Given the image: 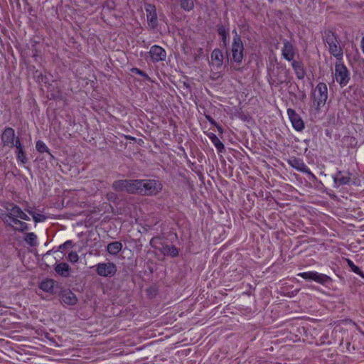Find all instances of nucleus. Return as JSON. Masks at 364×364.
<instances>
[{
	"label": "nucleus",
	"mask_w": 364,
	"mask_h": 364,
	"mask_svg": "<svg viewBox=\"0 0 364 364\" xmlns=\"http://www.w3.org/2000/svg\"><path fill=\"white\" fill-rule=\"evenodd\" d=\"M322 40L332 56L336 60H343V49L341 46V40L335 31L325 29L322 33Z\"/></svg>",
	"instance_id": "1"
},
{
	"label": "nucleus",
	"mask_w": 364,
	"mask_h": 364,
	"mask_svg": "<svg viewBox=\"0 0 364 364\" xmlns=\"http://www.w3.org/2000/svg\"><path fill=\"white\" fill-rule=\"evenodd\" d=\"M268 82L271 86L274 87L289 82V70L282 64L273 65L268 70Z\"/></svg>",
	"instance_id": "2"
},
{
	"label": "nucleus",
	"mask_w": 364,
	"mask_h": 364,
	"mask_svg": "<svg viewBox=\"0 0 364 364\" xmlns=\"http://www.w3.org/2000/svg\"><path fill=\"white\" fill-rule=\"evenodd\" d=\"M232 33L235 35L230 50L229 52L227 51V55L228 58H230L231 61L240 65L244 58V46L241 37L237 33L236 30H234Z\"/></svg>",
	"instance_id": "3"
},
{
	"label": "nucleus",
	"mask_w": 364,
	"mask_h": 364,
	"mask_svg": "<svg viewBox=\"0 0 364 364\" xmlns=\"http://www.w3.org/2000/svg\"><path fill=\"white\" fill-rule=\"evenodd\" d=\"M112 188L117 191H126L130 194H140V179H121L113 182Z\"/></svg>",
	"instance_id": "4"
},
{
	"label": "nucleus",
	"mask_w": 364,
	"mask_h": 364,
	"mask_svg": "<svg viewBox=\"0 0 364 364\" xmlns=\"http://www.w3.org/2000/svg\"><path fill=\"white\" fill-rule=\"evenodd\" d=\"M140 196H154L163 189L161 181L154 179H140Z\"/></svg>",
	"instance_id": "5"
},
{
	"label": "nucleus",
	"mask_w": 364,
	"mask_h": 364,
	"mask_svg": "<svg viewBox=\"0 0 364 364\" xmlns=\"http://www.w3.org/2000/svg\"><path fill=\"white\" fill-rule=\"evenodd\" d=\"M313 107L318 112L324 107L328 99V87L324 82H319L313 92Z\"/></svg>",
	"instance_id": "6"
},
{
	"label": "nucleus",
	"mask_w": 364,
	"mask_h": 364,
	"mask_svg": "<svg viewBox=\"0 0 364 364\" xmlns=\"http://www.w3.org/2000/svg\"><path fill=\"white\" fill-rule=\"evenodd\" d=\"M334 76L336 82L342 87L346 86L349 82L350 73L347 67L344 65L343 60H336Z\"/></svg>",
	"instance_id": "7"
},
{
	"label": "nucleus",
	"mask_w": 364,
	"mask_h": 364,
	"mask_svg": "<svg viewBox=\"0 0 364 364\" xmlns=\"http://www.w3.org/2000/svg\"><path fill=\"white\" fill-rule=\"evenodd\" d=\"M298 276L306 280H313L321 284H326L331 281L330 277L317 272H305L298 274Z\"/></svg>",
	"instance_id": "8"
},
{
	"label": "nucleus",
	"mask_w": 364,
	"mask_h": 364,
	"mask_svg": "<svg viewBox=\"0 0 364 364\" xmlns=\"http://www.w3.org/2000/svg\"><path fill=\"white\" fill-rule=\"evenodd\" d=\"M8 213L4 218V222L8 225L11 226V223L9 222L8 219L20 218L24 220H30V218L16 205H13L11 208H6Z\"/></svg>",
	"instance_id": "9"
},
{
	"label": "nucleus",
	"mask_w": 364,
	"mask_h": 364,
	"mask_svg": "<svg viewBox=\"0 0 364 364\" xmlns=\"http://www.w3.org/2000/svg\"><path fill=\"white\" fill-rule=\"evenodd\" d=\"M1 139L4 146L13 148L17 144V138L15 139V131L11 127H6L3 131Z\"/></svg>",
	"instance_id": "10"
},
{
	"label": "nucleus",
	"mask_w": 364,
	"mask_h": 364,
	"mask_svg": "<svg viewBox=\"0 0 364 364\" xmlns=\"http://www.w3.org/2000/svg\"><path fill=\"white\" fill-rule=\"evenodd\" d=\"M144 9L146 13V19L149 26L154 29L158 26V17L156 14V9L154 4L146 3Z\"/></svg>",
	"instance_id": "11"
},
{
	"label": "nucleus",
	"mask_w": 364,
	"mask_h": 364,
	"mask_svg": "<svg viewBox=\"0 0 364 364\" xmlns=\"http://www.w3.org/2000/svg\"><path fill=\"white\" fill-rule=\"evenodd\" d=\"M297 48L296 46L287 39L283 40V47L282 48V55L287 61H291L294 59Z\"/></svg>",
	"instance_id": "12"
},
{
	"label": "nucleus",
	"mask_w": 364,
	"mask_h": 364,
	"mask_svg": "<svg viewBox=\"0 0 364 364\" xmlns=\"http://www.w3.org/2000/svg\"><path fill=\"white\" fill-rule=\"evenodd\" d=\"M97 273L102 277H112L117 272V267L112 262L99 263L97 265Z\"/></svg>",
	"instance_id": "13"
},
{
	"label": "nucleus",
	"mask_w": 364,
	"mask_h": 364,
	"mask_svg": "<svg viewBox=\"0 0 364 364\" xmlns=\"http://www.w3.org/2000/svg\"><path fill=\"white\" fill-rule=\"evenodd\" d=\"M287 114L293 127L296 131L301 132L304 129V122L302 118L294 109L289 108L287 109Z\"/></svg>",
	"instance_id": "14"
},
{
	"label": "nucleus",
	"mask_w": 364,
	"mask_h": 364,
	"mask_svg": "<svg viewBox=\"0 0 364 364\" xmlns=\"http://www.w3.org/2000/svg\"><path fill=\"white\" fill-rule=\"evenodd\" d=\"M288 164L294 168L315 178L314 173L310 171L302 159L296 157H291L288 159Z\"/></svg>",
	"instance_id": "15"
},
{
	"label": "nucleus",
	"mask_w": 364,
	"mask_h": 364,
	"mask_svg": "<svg viewBox=\"0 0 364 364\" xmlns=\"http://www.w3.org/2000/svg\"><path fill=\"white\" fill-rule=\"evenodd\" d=\"M149 53L153 62L164 60L166 57V50L161 46L156 45L151 47Z\"/></svg>",
	"instance_id": "16"
},
{
	"label": "nucleus",
	"mask_w": 364,
	"mask_h": 364,
	"mask_svg": "<svg viewBox=\"0 0 364 364\" xmlns=\"http://www.w3.org/2000/svg\"><path fill=\"white\" fill-rule=\"evenodd\" d=\"M60 296L61 302L67 305H75L77 302V296L70 289L62 291Z\"/></svg>",
	"instance_id": "17"
},
{
	"label": "nucleus",
	"mask_w": 364,
	"mask_h": 364,
	"mask_svg": "<svg viewBox=\"0 0 364 364\" xmlns=\"http://www.w3.org/2000/svg\"><path fill=\"white\" fill-rule=\"evenodd\" d=\"M291 66L296 77L303 80L306 75V70L302 62L293 60H291Z\"/></svg>",
	"instance_id": "18"
},
{
	"label": "nucleus",
	"mask_w": 364,
	"mask_h": 364,
	"mask_svg": "<svg viewBox=\"0 0 364 364\" xmlns=\"http://www.w3.org/2000/svg\"><path fill=\"white\" fill-rule=\"evenodd\" d=\"M211 62L212 64L217 68L221 67L223 63V54L220 49L215 48L213 50L211 53Z\"/></svg>",
	"instance_id": "19"
},
{
	"label": "nucleus",
	"mask_w": 364,
	"mask_h": 364,
	"mask_svg": "<svg viewBox=\"0 0 364 364\" xmlns=\"http://www.w3.org/2000/svg\"><path fill=\"white\" fill-rule=\"evenodd\" d=\"M333 181L336 186L346 185L349 183L350 177L349 176V173L343 175L341 171H338L333 176Z\"/></svg>",
	"instance_id": "20"
},
{
	"label": "nucleus",
	"mask_w": 364,
	"mask_h": 364,
	"mask_svg": "<svg viewBox=\"0 0 364 364\" xmlns=\"http://www.w3.org/2000/svg\"><path fill=\"white\" fill-rule=\"evenodd\" d=\"M15 147L16 148V154L17 160L23 164H26L28 159L18 137H17V144Z\"/></svg>",
	"instance_id": "21"
},
{
	"label": "nucleus",
	"mask_w": 364,
	"mask_h": 364,
	"mask_svg": "<svg viewBox=\"0 0 364 364\" xmlns=\"http://www.w3.org/2000/svg\"><path fill=\"white\" fill-rule=\"evenodd\" d=\"M217 32L221 38L223 46L226 47L228 41V38L229 36V30L226 28L223 25L218 24L217 25Z\"/></svg>",
	"instance_id": "22"
},
{
	"label": "nucleus",
	"mask_w": 364,
	"mask_h": 364,
	"mask_svg": "<svg viewBox=\"0 0 364 364\" xmlns=\"http://www.w3.org/2000/svg\"><path fill=\"white\" fill-rule=\"evenodd\" d=\"M159 250L164 255H171L173 257L178 255V249L173 245H163Z\"/></svg>",
	"instance_id": "23"
},
{
	"label": "nucleus",
	"mask_w": 364,
	"mask_h": 364,
	"mask_svg": "<svg viewBox=\"0 0 364 364\" xmlns=\"http://www.w3.org/2000/svg\"><path fill=\"white\" fill-rule=\"evenodd\" d=\"M9 223H13L14 225H11V227L18 232H23L28 229V225L25 222H22L17 218L15 219H8Z\"/></svg>",
	"instance_id": "24"
},
{
	"label": "nucleus",
	"mask_w": 364,
	"mask_h": 364,
	"mask_svg": "<svg viewBox=\"0 0 364 364\" xmlns=\"http://www.w3.org/2000/svg\"><path fill=\"white\" fill-rule=\"evenodd\" d=\"M122 249V244L121 242L115 241L110 242L107 245V252L113 255H117Z\"/></svg>",
	"instance_id": "25"
},
{
	"label": "nucleus",
	"mask_w": 364,
	"mask_h": 364,
	"mask_svg": "<svg viewBox=\"0 0 364 364\" xmlns=\"http://www.w3.org/2000/svg\"><path fill=\"white\" fill-rule=\"evenodd\" d=\"M55 272L65 277H68L70 274V267L67 263L62 262L58 264L55 268Z\"/></svg>",
	"instance_id": "26"
},
{
	"label": "nucleus",
	"mask_w": 364,
	"mask_h": 364,
	"mask_svg": "<svg viewBox=\"0 0 364 364\" xmlns=\"http://www.w3.org/2000/svg\"><path fill=\"white\" fill-rule=\"evenodd\" d=\"M54 284L55 282L53 279H46L41 282L40 288L46 292L53 293L54 289Z\"/></svg>",
	"instance_id": "27"
},
{
	"label": "nucleus",
	"mask_w": 364,
	"mask_h": 364,
	"mask_svg": "<svg viewBox=\"0 0 364 364\" xmlns=\"http://www.w3.org/2000/svg\"><path fill=\"white\" fill-rule=\"evenodd\" d=\"M211 142L214 144L219 153H222L225 151V146L218 139V137L213 133L208 135Z\"/></svg>",
	"instance_id": "28"
},
{
	"label": "nucleus",
	"mask_w": 364,
	"mask_h": 364,
	"mask_svg": "<svg viewBox=\"0 0 364 364\" xmlns=\"http://www.w3.org/2000/svg\"><path fill=\"white\" fill-rule=\"evenodd\" d=\"M195 1L196 0H179L181 8L186 11H190L194 8Z\"/></svg>",
	"instance_id": "29"
},
{
	"label": "nucleus",
	"mask_w": 364,
	"mask_h": 364,
	"mask_svg": "<svg viewBox=\"0 0 364 364\" xmlns=\"http://www.w3.org/2000/svg\"><path fill=\"white\" fill-rule=\"evenodd\" d=\"M36 148V150L40 153L47 152L49 154H50L49 149L48 148L46 144L41 140L37 141Z\"/></svg>",
	"instance_id": "30"
},
{
	"label": "nucleus",
	"mask_w": 364,
	"mask_h": 364,
	"mask_svg": "<svg viewBox=\"0 0 364 364\" xmlns=\"http://www.w3.org/2000/svg\"><path fill=\"white\" fill-rule=\"evenodd\" d=\"M347 262L348 266L350 267L351 270L356 273L357 274L361 276L363 278H364V273L363 271L356 265L354 264V263L350 259H347Z\"/></svg>",
	"instance_id": "31"
},
{
	"label": "nucleus",
	"mask_w": 364,
	"mask_h": 364,
	"mask_svg": "<svg viewBox=\"0 0 364 364\" xmlns=\"http://www.w3.org/2000/svg\"><path fill=\"white\" fill-rule=\"evenodd\" d=\"M37 237L33 232L27 233L25 237V241L30 245L33 246L36 245Z\"/></svg>",
	"instance_id": "32"
},
{
	"label": "nucleus",
	"mask_w": 364,
	"mask_h": 364,
	"mask_svg": "<svg viewBox=\"0 0 364 364\" xmlns=\"http://www.w3.org/2000/svg\"><path fill=\"white\" fill-rule=\"evenodd\" d=\"M131 72L132 73H134V74H136V75H141V77H143L144 79H146V80H149V75L144 73L143 70L137 68H133L131 69Z\"/></svg>",
	"instance_id": "33"
},
{
	"label": "nucleus",
	"mask_w": 364,
	"mask_h": 364,
	"mask_svg": "<svg viewBox=\"0 0 364 364\" xmlns=\"http://www.w3.org/2000/svg\"><path fill=\"white\" fill-rule=\"evenodd\" d=\"M68 259L73 263H75L79 259V256L75 252H71L68 254Z\"/></svg>",
	"instance_id": "34"
},
{
	"label": "nucleus",
	"mask_w": 364,
	"mask_h": 364,
	"mask_svg": "<svg viewBox=\"0 0 364 364\" xmlns=\"http://www.w3.org/2000/svg\"><path fill=\"white\" fill-rule=\"evenodd\" d=\"M33 218L36 223H38L44 220L45 217L40 214H33Z\"/></svg>",
	"instance_id": "35"
},
{
	"label": "nucleus",
	"mask_w": 364,
	"mask_h": 364,
	"mask_svg": "<svg viewBox=\"0 0 364 364\" xmlns=\"http://www.w3.org/2000/svg\"><path fill=\"white\" fill-rule=\"evenodd\" d=\"M71 245H72V241L71 240H67L65 242H64L63 244L60 245L59 249L60 250H63L69 247Z\"/></svg>",
	"instance_id": "36"
},
{
	"label": "nucleus",
	"mask_w": 364,
	"mask_h": 364,
	"mask_svg": "<svg viewBox=\"0 0 364 364\" xmlns=\"http://www.w3.org/2000/svg\"><path fill=\"white\" fill-rule=\"evenodd\" d=\"M107 198L109 201H114V200L117 198V196L113 192H109L107 194Z\"/></svg>",
	"instance_id": "37"
},
{
	"label": "nucleus",
	"mask_w": 364,
	"mask_h": 364,
	"mask_svg": "<svg viewBox=\"0 0 364 364\" xmlns=\"http://www.w3.org/2000/svg\"><path fill=\"white\" fill-rule=\"evenodd\" d=\"M205 118L210 124L213 126L217 125V122L210 115H205Z\"/></svg>",
	"instance_id": "38"
},
{
	"label": "nucleus",
	"mask_w": 364,
	"mask_h": 364,
	"mask_svg": "<svg viewBox=\"0 0 364 364\" xmlns=\"http://www.w3.org/2000/svg\"><path fill=\"white\" fill-rule=\"evenodd\" d=\"M215 127H216V128H217L218 131L220 133H221V134H223V129L222 127H221V126H220L218 123H217V125H215Z\"/></svg>",
	"instance_id": "39"
},
{
	"label": "nucleus",
	"mask_w": 364,
	"mask_h": 364,
	"mask_svg": "<svg viewBox=\"0 0 364 364\" xmlns=\"http://www.w3.org/2000/svg\"><path fill=\"white\" fill-rule=\"evenodd\" d=\"M159 240L158 237H153L151 241H150V245L152 246V247H154V243L156 242V240Z\"/></svg>",
	"instance_id": "40"
},
{
	"label": "nucleus",
	"mask_w": 364,
	"mask_h": 364,
	"mask_svg": "<svg viewBox=\"0 0 364 364\" xmlns=\"http://www.w3.org/2000/svg\"><path fill=\"white\" fill-rule=\"evenodd\" d=\"M360 47L363 53H364V36L363 37L361 40Z\"/></svg>",
	"instance_id": "41"
}]
</instances>
